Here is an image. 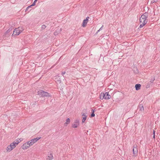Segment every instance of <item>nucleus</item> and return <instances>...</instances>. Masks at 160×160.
Returning a JSON list of instances; mask_svg holds the SVG:
<instances>
[{
    "label": "nucleus",
    "mask_w": 160,
    "mask_h": 160,
    "mask_svg": "<svg viewBox=\"0 0 160 160\" xmlns=\"http://www.w3.org/2000/svg\"><path fill=\"white\" fill-rule=\"evenodd\" d=\"M31 8V6H28L26 9V10H25V11H28L29 9V8Z\"/></svg>",
    "instance_id": "obj_27"
},
{
    "label": "nucleus",
    "mask_w": 160,
    "mask_h": 160,
    "mask_svg": "<svg viewBox=\"0 0 160 160\" xmlns=\"http://www.w3.org/2000/svg\"><path fill=\"white\" fill-rule=\"evenodd\" d=\"M105 96L104 98L106 99H108L111 98V96L108 94V92H106L104 93Z\"/></svg>",
    "instance_id": "obj_8"
},
{
    "label": "nucleus",
    "mask_w": 160,
    "mask_h": 160,
    "mask_svg": "<svg viewBox=\"0 0 160 160\" xmlns=\"http://www.w3.org/2000/svg\"><path fill=\"white\" fill-rule=\"evenodd\" d=\"M137 145H134V146H133V147H134V148H133V149L132 150H134V148H136V149H137V148H136V147H137Z\"/></svg>",
    "instance_id": "obj_29"
},
{
    "label": "nucleus",
    "mask_w": 160,
    "mask_h": 160,
    "mask_svg": "<svg viewBox=\"0 0 160 160\" xmlns=\"http://www.w3.org/2000/svg\"><path fill=\"white\" fill-rule=\"evenodd\" d=\"M131 153L133 152L132 156H136L137 155L138 151H131Z\"/></svg>",
    "instance_id": "obj_12"
},
{
    "label": "nucleus",
    "mask_w": 160,
    "mask_h": 160,
    "mask_svg": "<svg viewBox=\"0 0 160 160\" xmlns=\"http://www.w3.org/2000/svg\"><path fill=\"white\" fill-rule=\"evenodd\" d=\"M20 28H16L15 29V30L17 32H20V33L22 32V30L20 29Z\"/></svg>",
    "instance_id": "obj_23"
},
{
    "label": "nucleus",
    "mask_w": 160,
    "mask_h": 160,
    "mask_svg": "<svg viewBox=\"0 0 160 160\" xmlns=\"http://www.w3.org/2000/svg\"><path fill=\"white\" fill-rule=\"evenodd\" d=\"M20 33V32H17L16 30L15 29L13 31V34H12V36H15L16 35H19V34Z\"/></svg>",
    "instance_id": "obj_13"
},
{
    "label": "nucleus",
    "mask_w": 160,
    "mask_h": 160,
    "mask_svg": "<svg viewBox=\"0 0 160 160\" xmlns=\"http://www.w3.org/2000/svg\"><path fill=\"white\" fill-rule=\"evenodd\" d=\"M38 94L40 97H50V94L48 92L44 91L42 90H40L38 92Z\"/></svg>",
    "instance_id": "obj_1"
},
{
    "label": "nucleus",
    "mask_w": 160,
    "mask_h": 160,
    "mask_svg": "<svg viewBox=\"0 0 160 160\" xmlns=\"http://www.w3.org/2000/svg\"><path fill=\"white\" fill-rule=\"evenodd\" d=\"M147 21H146L144 22H142V23L139 26V28H142L143 26H144L147 23Z\"/></svg>",
    "instance_id": "obj_15"
},
{
    "label": "nucleus",
    "mask_w": 160,
    "mask_h": 160,
    "mask_svg": "<svg viewBox=\"0 0 160 160\" xmlns=\"http://www.w3.org/2000/svg\"><path fill=\"white\" fill-rule=\"evenodd\" d=\"M143 15H144L145 16V17L147 18H148V13L147 12H145L143 14Z\"/></svg>",
    "instance_id": "obj_24"
},
{
    "label": "nucleus",
    "mask_w": 160,
    "mask_h": 160,
    "mask_svg": "<svg viewBox=\"0 0 160 160\" xmlns=\"http://www.w3.org/2000/svg\"><path fill=\"white\" fill-rule=\"evenodd\" d=\"M46 27V26L45 25H43L42 26L41 28L42 29H45Z\"/></svg>",
    "instance_id": "obj_26"
},
{
    "label": "nucleus",
    "mask_w": 160,
    "mask_h": 160,
    "mask_svg": "<svg viewBox=\"0 0 160 160\" xmlns=\"http://www.w3.org/2000/svg\"><path fill=\"white\" fill-rule=\"evenodd\" d=\"M139 20L140 21V22L142 23V22H144L145 20L146 21H147V20L146 19H144V20L142 18H140L139 19Z\"/></svg>",
    "instance_id": "obj_21"
},
{
    "label": "nucleus",
    "mask_w": 160,
    "mask_h": 160,
    "mask_svg": "<svg viewBox=\"0 0 160 160\" xmlns=\"http://www.w3.org/2000/svg\"><path fill=\"white\" fill-rule=\"evenodd\" d=\"M17 141L18 142H19H19H20V141L19 140V139H17Z\"/></svg>",
    "instance_id": "obj_37"
},
{
    "label": "nucleus",
    "mask_w": 160,
    "mask_h": 160,
    "mask_svg": "<svg viewBox=\"0 0 160 160\" xmlns=\"http://www.w3.org/2000/svg\"><path fill=\"white\" fill-rule=\"evenodd\" d=\"M103 27V25H102L101 28L99 29V30L100 31L102 29Z\"/></svg>",
    "instance_id": "obj_33"
},
{
    "label": "nucleus",
    "mask_w": 160,
    "mask_h": 160,
    "mask_svg": "<svg viewBox=\"0 0 160 160\" xmlns=\"http://www.w3.org/2000/svg\"><path fill=\"white\" fill-rule=\"evenodd\" d=\"M27 142L28 143L29 147L30 146L32 145L33 144V143L31 141H29L28 142Z\"/></svg>",
    "instance_id": "obj_22"
},
{
    "label": "nucleus",
    "mask_w": 160,
    "mask_h": 160,
    "mask_svg": "<svg viewBox=\"0 0 160 160\" xmlns=\"http://www.w3.org/2000/svg\"><path fill=\"white\" fill-rule=\"evenodd\" d=\"M35 5V2H33V3H32V4L30 6H31V7L32 6H34Z\"/></svg>",
    "instance_id": "obj_30"
},
{
    "label": "nucleus",
    "mask_w": 160,
    "mask_h": 160,
    "mask_svg": "<svg viewBox=\"0 0 160 160\" xmlns=\"http://www.w3.org/2000/svg\"><path fill=\"white\" fill-rule=\"evenodd\" d=\"M53 158V156L52 153L50 152L48 155V157L47 158V160H52Z\"/></svg>",
    "instance_id": "obj_7"
},
{
    "label": "nucleus",
    "mask_w": 160,
    "mask_h": 160,
    "mask_svg": "<svg viewBox=\"0 0 160 160\" xmlns=\"http://www.w3.org/2000/svg\"><path fill=\"white\" fill-rule=\"evenodd\" d=\"M89 18V17H88L86 18V19H84V20H85L86 21H88V18Z\"/></svg>",
    "instance_id": "obj_31"
},
{
    "label": "nucleus",
    "mask_w": 160,
    "mask_h": 160,
    "mask_svg": "<svg viewBox=\"0 0 160 160\" xmlns=\"http://www.w3.org/2000/svg\"><path fill=\"white\" fill-rule=\"evenodd\" d=\"M79 121L78 120H76L74 122V123L72 125V127L74 128H76L79 125Z\"/></svg>",
    "instance_id": "obj_5"
},
{
    "label": "nucleus",
    "mask_w": 160,
    "mask_h": 160,
    "mask_svg": "<svg viewBox=\"0 0 160 160\" xmlns=\"http://www.w3.org/2000/svg\"><path fill=\"white\" fill-rule=\"evenodd\" d=\"M61 30V28L59 29L58 28L54 32V34L55 35H57L59 32H60Z\"/></svg>",
    "instance_id": "obj_14"
},
{
    "label": "nucleus",
    "mask_w": 160,
    "mask_h": 160,
    "mask_svg": "<svg viewBox=\"0 0 160 160\" xmlns=\"http://www.w3.org/2000/svg\"><path fill=\"white\" fill-rule=\"evenodd\" d=\"M158 0H153L152 2V3L156 2L158 1Z\"/></svg>",
    "instance_id": "obj_32"
},
{
    "label": "nucleus",
    "mask_w": 160,
    "mask_h": 160,
    "mask_svg": "<svg viewBox=\"0 0 160 160\" xmlns=\"http://www.w3.org/2000/svg\"><path fill=\"white\" fill-rule=\"evenodd\" d=\"M100 31L99 30L96 32V34H97Z\"/></svg>",
    "instance_id": "obj_36"
},
{
    "label": "nucleus",
    "mask_w": 160,
    "mask_h": 160,
    "mask_svg": "<svg viewBox=\"0 0 160 160\" xmlns=\"http://www.w3.org/2000/svg\"><path fill=\"white\" fill-rule=\"evenodd\" d=\"M29 147V146H28V143H27V142L23 144L22 146V148L23 149H27Z\"/></svg>",
    "instance_id": "obj_6"
},
{
    "label": "nucleus",
    "mask_w": 160,
    "mask_h": 160,
    "mask_svg": "<svg viewBox=\"0 0 160 160\" xmlns=\"http://www.w3.org/2000/svg\"><path fill=\"white\" fill-rule=\"evenodd\" d=\"M65 73V72H62V75H63Z\"/></svg>",
    "instance_id": "obj_34"
},
{
    "label": "nucleus",
    "mask_w": 160,
    "mask_h": 160,
    "mask_svg": "<svg viewBox=\"0 0 160 160\" xmlns=\"http://www.w3.org/2000/svg\"><path fill=\"white\" fill-rule=\"evenodd\" d=\"M153 135H155V131L154 130H153Z\"/></svg>",
    "instance_id": "obj_39"
},
{
    "label": "nucleus",
    "mask_w": 160,
    "mask_h": 160,
    "mask_svg": "<svg viewBox=\"0 0 160 160\" xmlns=\"http://www.w3.org/2000/svg\"><path fill=\"white\" fill-rule=\"evenodd\" d=\"M19 139V140L20 141V142H21V141H22V138H20V139Z\"/></svg>",
    "instance_id": "obj_35"
},
{
    "label": "nucleus",
    "mask_w": 160,
    "mask_h": 160,
    "mask_svg": "<svg viewBox=\"0 0 160 160\" xmlns=\"http://www.w3.org/2000/svg\"><path fill=\"white\" fill-rule=\"evenodd\" d=\"M153 138H155V135H153Z\"/></svg>",
    "instance_id": "obj_40"
},
{
    "label": "nucleus",
    "mask_w": 160,
    "mask_h": 160,
    "mask_svg": "<svg viewBox=\"0 0 160 160\" xmlns=\"http://www.w3.org/2000/svg\"><path fill=\"white\" fill-rule=\"evenodd\" d=\"M141 85L139 84H136L135 86V88L136 90H138L140 89Z\"/></svg>",
    "instance_id": "obj_11"
},
{
    "label": "nucleus",
    "mask_w": 160,
    "mask_h": 160,
    "mask_svg": "<svg viewBox=\"0 0 160 160\" xmlns=\"http://www.w3.org/2000/svg\"><path fill=\"white\" fill-rule=\"evenodd\" d=\"M13 142L16 144V145H17L18 144V143H19V142H18L17 141H15Z\"/></svg>",
    "instance_id": "obj_28"
},
{
    "label": "nucleus",
    "mask_w": 160,
    "mask_h": 160,
    "mask_svg": "<svg viewBox=\"0 0 160 160\" xmlns=\"http://www.w3.org/2000/svg\"><path fill=\"white\" fill-rule=\"evenodd\" d=\"M140 18H142L144 20V19H146V18L145 17V16H144V15H143V14L142 15V16H141V17Z\"/></svg>",
    "instance_id": "obj_25"
},
{
    "label": "nucleus",
    "mask_w": 160,
    "mask_h": 160,
    "mask_svg": "<svg viewBox=\"0 0 160 160\" xmlns=\"http://www.w3.org/2000/svg\"><path fill=\"white\" fill-rule=\"evenodd\" d=\"M155 80V78H152L151 79L150 81L148 83L150 84L153 82V81Z\"/></svg>",
    "instance_id": "obj_20"
},
{
    "label": "nucleus",
    "mask_w": 160,
    "mask_h": 160,
    "mask_svg": "<svg viewBox=\"0 0 160 160\" xmlns=\"http://www.w3.org/2000/svg\"><path fill=\"white\" fill-rule=\"evenodd\" d=\"M105 95L104 93H101L100 95V98L101 99H103L104 98Z\"/></svg>",
    "instance_id": "obj_16"
},
{
    "label": "nucleus",
    "mask_w": 160,
    "mask_h": 160,
    "mask_svg": "<svg viewBox=\"0 0 160 160\" xmlns=\"http://www.w3.org/2000/svg\"><path fill=\"white\" fill-rule=\"evenodd\" d=\"M16 146V145L14 142L12 143L10 145L7 147V150H12L14 149Z\"/></svg>",
    "instance_id": "obj_3"
},
{
    "label": "nucleus",
    "mask_w": 160,
    "mask_h": 160,
    "mask_svg": "<svg viewBox=\"0 0 160 160\" xmlns=\"http://www.w3.org/2000/svg\"><path fill=\"white\" fill-rule=\"evenodd\" d=\"M12 28H9L8 30H7L3 35V39L4 40L6 39V37H8L10 35V32L12 31Z\"/></svg>",
    "instance_id": "obj_2"
},
{
    "label": "nucleus",
    "mask_w": 160,
    "mask_h": 160,
    "mask_svg": "<svg viewBox=\"0 0 160 160\" xmlns=\"http://www.w3.org/2000/svg\"><path fill=\"white\" fill-rule=\"evenodd\" d=\"M87 21H86L85 20H83L82 22V26L83 27H85L87 23Z\"/></svg>",
    "instance_id": "obj_18"
},
{
    "label": "nucleus",
    "mask_w": 160,
    "mask_h": 160,
    "mask_svg": "<svg viewBox=\"0 0 160 160\" xmlns=\"http://www.w3.org/2000/svg\"><path fill=\"white\" fill-rule=\"evenodd\" d=\"M138 109V110L139 112H142L144 110L143 105L142 103H141V102L139 104Z\"/></svg>",
    "instance_id": "obj_4"
},
{
    "label": "nucleus",
    "mask_w": 160,
    "mask_h": 160,
    "mask_svg": "<svg viewBox=\"0 0 160 160\" xmlns=\"http://www.w3.org/2000/svg\"><path fill=\"white\" fill-rule=\"evenodd\" d=\"M94 110L92 109V113L91 115V117H94L95 116V114H94Z\"/></svg>",
    "instance_id": "obj_19"
},
{
    "label": "nucleus",
    "mask_w": 160,
    "mask_h": 160,
    "mask_svg": "<svg viewBox=\"0 0 160 160\" xmlns=\"http://www.w3.org/2000/svg\"><path fill=\"white\" fill-rule=\"evenodd\" d=\"M31 10H30L29 11H28V12H29Z\"/></svg>",
    "instance_id": "obj_41"
},
{
    "label": "nucleus",
    "mask_w": 160,
    "mask_h": 160,
    "mask_svg": "<svg viewBox=\"0 0 160 160\" xmlns=\"http://www.w3.org/2000/svg\"><path fill=\"white\" fill-rule=\"evenodd\" d=\"M41 137H37L35 138L32 139L30 141L33 143L34 144L36 142H37L39 139L41 138Z\"/></svg>",
    "instance_id": "obj_9"
},
{
    "label": "nucleus",
    "mask_w": 160,
    "mask_h": 160,
    "mask_svg": "<svg viewBox=\"0 0 160 160\" xmlns=\"http://www.w3.org/2000/svg\"><path fill=\"white\" fill-rule=\"evenodd\" d=\"M82 115L83 116L82 117V123H84L85 122V120H86L87 116L84 113H82Z\"/></svg>",
    "instance_id": "obj_10"
},
{
    "label": "nucleus",
    "mask_w": 160,
    "mask_h": 160,
    "mask_svg": "<svg viewBox=\"0 0 160 160\" xmlns=\"http://www.w3.org/2000/svg\"><path fill=\"white\" fill-rule=\"evenodd\" d=\"M70 122V120L69 118H68L66 120V122L64 123V125L66 126Z\"/></svg>",
    "instance_id": "obj_17"
},
{
    "label": "nucleus",
    "mask_w": 160,
    "mask_h": 160,
    "mask_svg": "<svg viewBox=\"0 0 160 160\" xmlns=\"http://www.w3.org/2000/svg\"><path fill=\"white\" fill-rule=\"evenodd\" d=\"M38 0H35L34 2H35V3H36V2Z\"/></svg>",
    "instance_id": "obj_38"
}]
</instances>
